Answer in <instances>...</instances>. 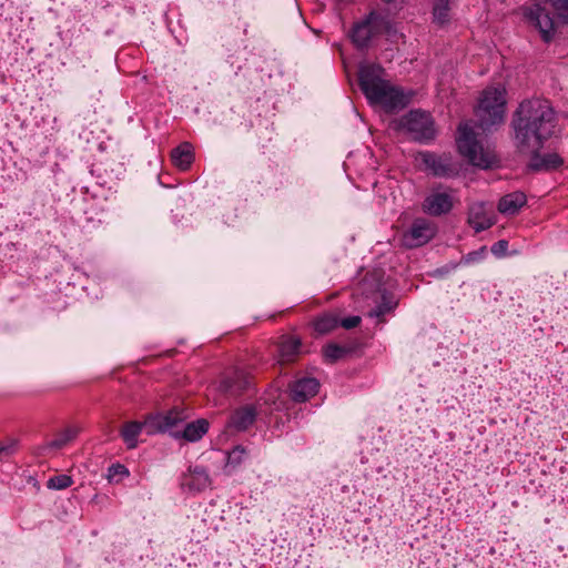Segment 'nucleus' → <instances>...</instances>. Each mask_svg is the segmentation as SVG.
<instances>
[{
  "instance_id": "nucleus-1",
  "label": "nucleus",
  "mask_w": 568,
  "mask_h": 568,
  "mask_svg": "<svg viewBox=\"0 0 568 568\" xmlns=\"http://www.w3.org/2000/svg\"><path fill=\"white\" fill-rule=\"evenodd\" d=\"M478 124L465 121L459 124L456 144L459 153L475 166L488 169L497 164L498 159L489 145L478 139L475 128L481 131L504 122L506 114V90L503 87H488L485 89L475 109Z\"/></svg>"
},
{
  "instance_id": "nucleus-2",
  "label": "nucleus",
  "mask_w": 568,
  "mask_h": 568,
  "mask_svg": "<svg viewBox=\"0 0 568 568\" xmlns=\"http://www.w3.org/2000/svg\"><path fill=\"white\" fill-rule=\"evenodd\" d=\"M556 115L548 100L523 101L513 120L515 140L520 152H536L555 132Z\"/></svg>"
},
{
  "instance_id": "nucleus-3",
  "label": "nucleus",
  "mask_w": 568,
  "mask_h": 568,
  "mask_svg": "<svg viewBox=\"0 0 568 568\" xmlns=\"http://www.w3.org/2000/svg\"><path fill=\"white\" fill-rule=\"evenodd\" d=\"M359 85L372 104H378L386 111L403 109L408 102L400 90L382 78L379 67H363L359 71Z\"/></svg>"
},
{
  "instance_id": "nucleus-4",
  "label": "nucleus",
  "mask_w": 568,
  "mask_h": 568,
  "mask_svg": "<svg viewBox=\"0 0 568 568\" xmlns=\"http://www.w3.org/2000/svg\"><path fill=\"white\" fill-rule=\"evenodd\" d=\"M397 128L407 132L412 139L417 141H427L435 135L430 115L418 110L403 115L397 122Z\"/></svg>"
},
{
  "instance_id": "nucleus-5",
  "label": "nucleus",
  "mask_w": 568,
  "mask_h": 568,
  "mask_svg": "<svg viewBox=\"0 0 568 568\" xmlns=\"http://www.w3.org/2000/svg\"><path fill=\"white\" fill-rule=\"evenodd\" d=\"M189 417V410L183 407H174L166 413L149 415L145 417L146 434L170 432L174 436V432H180L179 425Z\"/></svg>"
},
{
  "instance_id": "nucleus-6",
  "label": "nucleus",
  "mask_w": 568,
  "mask_h": 568,
  "mask_svg": "<svg viewBox=\"0 0 568 568\" xmlns=\"http://www.w3.org/2000/svg\"><path fill=\"white\" fill-rule=\"evenodd\" d=\"M387 28V21L372 12L364 21L354 26L352 31V40L358 48L368 45L369 41Z\"/></svg>"
},
{
  "instance_id": "nucleus-7",
  "label": "nucleus",
  "mask_w": 568,
  "mask_h": 568,
  "mask_svg": "<svg viewBox=\"0 0 568 568\" xmlns=\"http://www.w3.org/2000/svg\"><path fill=\"white\" fill-rule=\"evenodd\" d=\"M416 161L436 176H454L458 173V168L453 162L452 156L446 154L436 155L429 152H420L417 154Z\"/></svg>"
},
{
  "instance_id": "nucleus-8",
  "label": "nucleus",
  "mask_w": 568,
  "mask_h": 568,
  "mask_svg": "<svg viewBox=\"0 0 568 568\" xmlns=\"http://www.w3.org/2000/svg\"><path fill=\"white\" fill-rule=\"evenodd\" d=\"M436 234V226L424 219L414 221L410 229L404 233L402 242L406 247H418L428 243Z\"/></svg>"
},
{
  "instance_id": "nucleus-9",
  "label": "nucleus",
  "mask_w": 568,
  "mask_h": 568,
  "mask_svg": "<svg viewBox=\"0 0 568 568\" xmlns=\"http://www.w3.org/2000/svg\"><path fill=\"white\" fill-rule=\"evenodd\" d=\"M524 17L541 34V38L548 42L555 32V23L549 13L539 4L524 8Z\"/></svg>"
},
{
  "instance_id": "nucleus-10",
  "label": "nucleus",
  "mask_w": 568,
  "mask_h": 568,
  "mask_svg": "<svg viewBox=\"0 0 568 568\" xmlns=\"http://www.w3.org/2000/svg\"><path fill=\"white\" fill-rule=\"evenodd\" d=\"M454 205V197L447 190L435 189L424 200L423 210L429 215L448 213Z\"/></svg>"
},
{
  "instance_id": "nucleus-11",
  "label": "nucleus",
  "mask_w": 568,
  "mask_h": 568,
  "mask_svg": "<svg viewBox=\"0 0 568 568\" xmlns=\"http://www.w3.org/2000/svg\"><path fill=\"white\" fill-rule=\"evenodd\" d=\"M468 223L475 232H481L495 224V214L493 206L485 203H474L469 207Z\"/></svg>"
},
{
  "instance_id": "nucleus-12",
  "label": "nucleus",
  "mask_w": 568,
  "mask_h": 568,
  "mask_svg": "<svg viewBox=\"0 0 568 568\" xmlns=\"http://www.w3.org/2000/svg\"><path fill=\"white\" fill-rule=\"evenodd\" d=\"M320 383L312 377L297 379L291 386L292 398L296 402H305L315 396L318 392Z\"/></svg>"
},
{
  "instance_id": "nucleus-13",
  "label": "nucleus",
  "mask_w": 568,
  "mask_h": 568,
  "mask_svg": "<svg viewBox=\"0 0 568 568\" xmlns=\"http://www.w3.org/2000/svg\"><path fill=\"white\" fill-rule=\"evenodd\" d=\"M182 485L192 491H201L211 485V479L204 468L191 467L183 476Z\"/></svg>"
},
{
  "instance_id": "nucleus-14",
  "label": "nucleus",
  "mask_w": 568,
  "mask_h": 568,
  "mask_svg": "<svg viewBox=\"0 0 568 568\" xmlns=\"http://www.w3.org/2000/svg\"><path fill=\"white\" fill-rule=\"evenodd\" d=\"M247 385V375L241 369H235L230 375L223 377V379L220 382L219 389L225 394H236Z\"/></svg>"
},
{
  "instance_id": "nucleus-15",
  "label": "nucleus",
  "mask_w": 568,
  "mask_h": 568,
  "mask_svg": "<svg viewBox=\"0 0 568 568\" xmlns=\"http://www.w3.org/2000/svg\"><path fill=\"white\" fill-rule=\"evenodd\" d=\"M301 341L293 335L282 336L278 342V357L281 363L293 362L300 353Z\"/></svg>"
},
{
  "instance_id": "nucleus-16",
  "label": "nucleus",
  "mask_w": 568,
  "mask_h": 568,
  "mask_svg": "<svg viewBox=\"0 0 568 568\" xmlns=\"http://www.w3.org/2000/svg\"><path fill=\"white\" fill-rule=\"evenodd\" d=\"M539 150L536 152H525L526 154L531 155V160L529 166L534 170H551L560 166L562 164V160L556 153H549L546 155H540Z\"/></svg>"
},
{
  "instance_id": "nucleus-17",
  "label": "nucleus",
  "mask_w": 568,
  "mask_h": 568,
  "mask_svg": "<svg viewBox=\"0 0 568 568\" xmlns=\"http://www.w3.org/2000/svg\"><path fill=\"white\" fill-rule=\"evenodd\" d=\"M526 195L523 192L509 193L500 199L498 210L503 214L513 215L526 204Z\"/></svg>"
},
{
  "instance_id": "nucleus-18",
  "label": "nucleus",
  "mask_w": 568,
  "mask_h": 568,
  "mask_svg": "<svg viewBox=\"0 0 568 568\" xmlns=\"http://www.w3.org/2000/svg\"><path fill=\"white\" fill-rule=\"evenodd\" d=\"M209 429V422L206 419H197L196 422L189 423L184 426L183 430L174 432V437L184 438L187 442L199 440Z\"/></svg>"
},
{
  "instance_id": "nucleus-19",
  "label": "nucleus",
  "mask_w": 568,
  "mask_h": 568,
  "mask_svg": "<svg viewBox=\"0 0 568 568\" xmlns=\"http://www.w3.org/2000/svg\"><path fill=\"white\" fill-rule=\"evenodd\" d=\"M143 428L146 429L145 420L144 422L131 420V422H126L122 426L120 434L129 449H133L138 446V437L141 434Z\"/></svg>"
},
{
  "instance_id": "nucleus-20",
  "label": "nucleus",
  "mask_w": 568,
  "mask_h": 568,
  "mask_svg": "<svg viewBox=\"0 0 568 568\" xmlns=\"http://www.w3.org/2000/svg\"><path fill=\"white\" fill-rule=\"evenodd\" d=\"M255 412L252 407L246 406L237 409L230 418L229 425L237 430H244L253 424Z\"/></svg>"
},
{
  "instance_id": "nucleus-21",
  "label": "nucleus",
  "mask_w": 568,
  "mask_h": 568,
  "mask_svg": "<svg viewBox=\"0 0 568 568\" xmlns=\"http://www.w3.org/2000/svg\"><path fill=\"white\" fill-rule=\"evenodd\" d=\"M171 158L175 166L187 170L194 158L191 144L182 143L172 151Z\"/></svg>"
},
{
  "instance_id": "nucleus-22",
  "label": "nucleus",
  "mask_w": 568,
  "mask_h": 568,
  "mask_svg": "<svg viewBox=\"0 0 568 568\" xmlns=\"http://www.w3.org/2000/svg\"><path fill=\"white\" fill-rule=\"evenodd\" d=\"M338 318L333 314H325L314 322V328L321 334H326L338 326Z\"/></svg>"
},
{
  "instance_id": "nucleus-23",
  "label": "nucleus",
  "mask_w": 568,
  "mask_h": 568,
  "mask_svg": "<svg viewBox=\"0 0 568 568\" xmlns=\"http://www.w3.org/2000/svg\"><path fill=\"white\" fill-rule=\"evenodd\" d=\"M79 434L78 427H68L59 433L55 438L49 444L53 448H62L71 443Z\"/></svg>"
},
{
  "instance_id": "nucleus-24",
  "label": "nucleus",
  "mask_w": 568,
  "mask_h": 568,
  "mask_svg": "<svg viewBox=\"0 0 568 568\" xmlns=\"http://www.w3.org/2000/svg\"><path fill=\"white\" fill-rule=\"evenodd\" d=\"M448 1L449 0H437L434 6V18L440 24L448 20Z\"/></svg>"
},
{
  "instance_id": "nucleus-25",
  "label": "nucleus",
  "mask_w": 568,
  "mask_h": 568,
  "mask_svg": "<svg viewBox=\"0 0 568 568\" xmlns=\"http://www.w3.org/2000/svg\"><path fill=\"white\" fill-rule=\"evenodd\" d=\"M346 354V349L336 344H329L323 349V355L326 361L335 362Z\"/></svg>"
},
{
  "instance_id": "nucleus-26",
  "label": "nucleus",
  "mask_w": 568,
  "mask_h": 568,
  "mask_svg": "<svg viewBox=\"0 0 568 568\" xmlns=\"http://www.w3.org/2000/svg\"><path fill=\"white\" fill-rule=\"evenodd\" d=\"M72 479L68 475H58L48 480V487L52 489H64L71 486Z\"/></svg>"
},
{
  "instance_id": "nucleus-27",
  "label": "nucleus",
  "mask_w": 568,
  "mask_h": 568,
  "mask_svg": "<svg viewBox=\"0 0 568 568\" xmlns=\"http://www.w3.org/2000/svg\"><path fill=\"white\" fill-rule=\"evenodd\" d=\"M559 19L568 22V0H549Z\"/></svg>"
},
{
  "instance_id": "nucleus-28",
  "label": "nucleus",
  "mask_w": 568,
  "mask_h": 568,
  "mask_svg": "<svg viewBox=\"0 0 568 568\" xmlns=\"http://www.w3.org/2000/svg\"><path fill=\"white\" fill-rule=\"evenodd\" d=\"M383 298H384V303L379 304L375 310L369 312L371 316L381 317L385 313L389 312L395 306V303L393 301H386L385 297H383Z\"/></svg>"
},
{
  "instance_id": "nucleus-29",
  "label": "nucleus",
  "mask_w": 568,
  "mask_h": 568,
  "mask_svg": "<svg viewBox=\"0 0 568 568\" xmlns=\"http://www.w3.org/2000/svg\"><path fill=\"white\" fill-rule=\"evenodd\" d=\"M245 455V450L242 447H235L230 454H229V464H240L243 456Z\"/></svg>"
},
{
  "instance_id": "nucleus-30",
  "label": "nucleus",
  "mask_w": 568,
  "mask_h": 568,
  "mask_svg": "<svg viewBox=\"0 0 568 568\" xmlns=\"http://www.w3.org/2000/svg\"><path fill=\"white\" fill-rule=\"evenodd\" d=\"M125 475H128V469L123 465L116 464V465H112L109 468V478L110 479H113L118 476L122 477Z\"/></svg>"
},
{
  "instance_id": "nucleus-31",
  "label": "nucleus",
  "mask_w": 568,
  "mask_h": 568,
  "mask_svg": "<svg viewBox=\"0 0 568 568\" xmlns=\"http://www.w3.org/2000/svg\"><path fill=\"white\" fill-rule=\"evenodd\" d=\"M359 323H361L359 316H349L347 318H344L341 322V325L346 329H351V328L356 327Z\"/></svg>"
},
{
  "instance_id": "nucleus-32",
  "label": "nucleus",
  "mask_w": 568,
  "mask_h": 568,
  "mask_svg": "<svg viewBox=\"0 0 568 568\" xmlns=\"http://www.w3.org/2000/svg\"><path fill=\"white\" fill-rule=\"evenodd\" d=\"M508 248V243L507 241H498L497 243H495L491 247V252L495 254V255H503L506 253Z\"/></svg>"
},
{
  "instance_id": "nucleus-33",
  "label": "nucleus",
  "mask_w": 568,
  "mask_h": 568,
  "mask_svg": "<svg viewBox=\"0 0 568 568\" xmlns=\"http://www.w3.org/2000/svg\"><path fill=\"white\" fill-rule=\"evenodd\" d=\"M14 449H16V442L14 440H11L8 444H0V459L3 456H9L10 454H12L14 452Z\"/></svg>"
}]
</instances>
